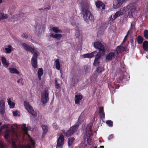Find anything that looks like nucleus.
<instances>
[{
    "mask_svg": "<svg viewBox=\"0 0 148 148\" xmlns=\"http://www.w3.org/2000/svg\"><path fill=\"white\" fill-rule=\"evenodd\" d=\"M29 137V140L30 142V144L24 146L21 145L17 146L14 143L13 140L15 139L18 137V135L15 131V129L13 127L11 128V130H6L3 134L6 140H11L12 141V145L13 148H31V147L34 148V143L30 136L27 134Z\"/></svg>",
    "mask_w": 148,
    "mask_h": 148,
    "instance_id": "1",
    "label": "nucleus"
},
{
    "mask_svg": "<svg viewBox=\"0 0 148 148\" xmlns=\"http://www.w3.org/2000/svg\"><path fill=\"white\" fill-rule=\"evenodd\" d=\"M77 2L79 6L81 8V12L84 21L87 22L89 20L91 22H93L94 21V17L88 10L90 7L89 1L88 0H78Z\"/></svg>",
    "mask_w": 148,
    "mask_h": 148,
    "instance_id": "2",
    "label": "nucleus"
},
{
    "mask_svg": "<svg viewBox=\"0 0 148 148\" xmlns=\"http://www.w3.org/2000/svg\"><path fill=\"white\" fill-rule=\"evenodd\" d=\"M128 10L129 11L128 12V16L130 18L133 17L135 12L136 11L135 3H130L125 7L121 9L119 11L116 12L115 14L113 16L111 15L109 18V19L110 21H113L117 17L123 14L125 12Z\"/></svg>",
    "mask_w": 148,
    "mask_h": 148,
    "instance_id": "3",
    "label": "nucleus"
},
{
    "mask_svg": "<svg viewBox=\"0 0 148 148\" xmlns=\"http://www.w3.org/2000/svg\"><path fill=\"white\" fill-rule=\"evenodd\" d=\"M22 45L23 48L26 51L34 53L31 60V63L32 67L34 69L37 68V58L38 56V52L37 49L34 48V47L29 46L25 43H23Z\"/></svg>",
    "mask_w": 148,
    "mask_h": 148,
    "instance_id": "4",
    "label": "nucleus"
},
{
    "mask_svg": "<svg viewBox=\"0 0 148 148\" xmlns=\"http://www.w3.org/2000/svg\"><path fill=\"white\" fill-rule=\"evenodd\" d=\"M92 124L91 123L88 125L86 129V133L84 134L83 139L80 144V147L85 148L87 147V145H90L91 141L90 136L92 135Z\"/></svg>",
    "mask_w": 148,
    "mask_h": 148,
    "instance_id": "5",
    "label": "nucleus"
},
{
    "mask_svg": "<svg viewBox=\"0 0 148 148\" xmlns=\"http://www.w3.org/2000/svg\"><path fill=\"white\" fill-rule=\"evenodd\" d=\"M14 7L12 9L10 8L8 10V12L10 14L8 16L7 14H5L2 13H0V20L1 19H7L8 20H10L11 19H14L13 21L16 20L20 16V15L18 14L12 16V15L13 14V12L14 10Z\"/></svg>",
    "mask_w": 148,
    "mask_h": 148,
    "instance_id": "6",
    "label": "nucleus"
},
{
    "mask_svg": "<svg viewBox=\"0 0 148 148\" xmlns=\"http://www.w3.org/2000/svg\"><path fill=\"white\" fill-rule=\"evenodd\" d=\"M83 118L81 115L80 116L78 119V122L70 127L69 130L66 132L65 135L67 137L71 136L77 131L79 127V123L82 120Z\"/></svg>",
    "mask_w": 148,
    "mask_h": 148,
    "instance_id": "7",
    "label": "nucleus"
},
{
    "mask_svg": "<svg viewBox=\"0 0 148 148\" xmlns=\"http://www.w3.org/2000/svg\"><path fill=\"white\" fill-rule=\"evenodd\" d=\"M24 105L27 111L34 116H36V113L34 111L33 108L30 106L29 103L26 101L24 102Z\"/></svg>",
    "mask_w": 148,
    "mask_h": 148,
    "instance_id": "8",
    "label": "nucleus"
},
{
    "mask_svg": "<svg viewBox=\"0 0 148 148\" xmlns=\"http://www.w3.org/2000/svg\"><path fill=\"white\" fill-rule=\"evenodd\" d=\"M94 46L95 48L99 49V52L101 54H103L105 53L104 46L100 42H95L94 43Z\"/></svg>",
    "mask_w": 148,
    "mask_h": 148,
    "instance_id": "9",
    "label": "nucleus"
},
{
    "mask_svg": "<svg viewBox=\"0 0 148 148\" xmlns=\"http://www.w3.org/2000/svg\"><path fill=\"white\" fill-rule=\"evenodd\" d=\"M49 91L45 90L42 93L41 101L43 103H46L49 100Z\"/></svg>",
    "mask_w": 148,
    "mask_h": 148,
    "instance_id": "10",
    "label": "nucleus"
},
{
    "mask_svg": "<svg viewBox=\"0 0 148 148\" xmlns=\"http://www.w3.org/2000/svg\"><path fill=\"white\" fill-rule=\"evenodd\" d=\"M5 112V104L4 100L0 101V114L3 115Z\"/></svg>",
    "mask_w": 148,
    "mask_h": 148,
    "instance_id": "11",
    "label": "nucleus"
},
{
    "mask_svg": "<svg viewBox=\"0 0 148 148\" xmlns=\"http://www.w3.org/2000/svg\"><path fill=\"white\" fill-rule=\"evenodd\" d=\"M64 139V136L62 134H60L57 140V144L58 147H61L63 145Z\"/></svg>",
    "mask_w": 148,
    "mask_h": 148,
    "instance_id": "12",
    "label": "nucleus"
},
{
    "mask_svg": "<svg viewBox=\"0 0 148 148\" xmlns=\"http://www.w3.org/2000/svg\"><path fill=\"white\" fill-rule=\"evenodd\" d=\"M1 58L3 66L5 68H7L10 64L8 60H7L4 56H2Z\"/></svg>",
    "mask_w": 148,
    "mask_h": 148,
    "instance_id": "13",
    "label": "nucleus"
},
{
    "mask_svg": "<svg viewBox=\"0 0 148 148\" xmlns=\"http://www.w3.org/2000/svg\"><path fill=\"white\" fill-rule=\"evenodd\" d=\"M97 55V51H94L90 53H88L83 55V56L84 58H91Z\"/></svg>",
    "mask_w": 148,
    "mask_h": 148,
    "instance_id": "14",
    "label": "nucleus"
},
{
    "mask_svg": "<svg viewBox=\"0 0 148 148\" xmlns=\"http://www.w3.org/2000/svg\"><path fill=\"white\" fill-rule=\"evenodd\" d=\"M12 47L10 45H8L7 48H3L1 49V51L7 53H10L11 51Z\"/></svg>",
    "mask_w": 148,
    "mask_h": 148,
    "instance_id": "15",
    "label": "nucleus"
},
{
    "mask_svg": "<svg viewBox=\"0 0 148 148\" xmlns=\"http://www.w3.org/2000/svg\"><path fill=\"white\" fill-rule=\"evenodd\" d=\"M135 23L134 21H132L131 23L130 27L129 30L127 32V34H131L132 32V31H135L136 29L135 27Z\"/></svg>",
    "mask_w": 148,
    "mask_h": 148,
    "instance_id": "16",
    "label": "nucleus"
},
{
    "mask_svg": "<svg viewBox=\"0 0 148 148\" xmlns=\"http://www.w3.org/2000/svg\"><path fill=\"white\" fill-rule=\"evenodd\" d=\"M114 57L115 54L113 52H110L106 56V60L107 61L112 60Z\"/></svg>",
    "mask_w": 148,
    "mask_h": 148,
    "instance_id": "17",
    "label": "nucleus"
},
{
    "mask_svg": "<svg viewBox=\"0 0 148 148\" xmlns=\"http://www.w3.org/2000/svg\"><path fill=\"white\" fill-rule=\"evenodd\" d=\"M95 5L97 8H101L102 9H105V5L101 2L97 1L95 2Z\"/></svg>",
    "mask_w": 148,
    "mask_h": 148,
    "instance_id": "18",
    "label": "nucleus"
},
{
    "mask_svg": "<svg viewBox=\"0 0 148 148\" xmlns=\"http://www.w3.org/2000/svg\"><path fill=\"white\" fill-rule=\"evenodd\" d=\"M21 35L24 38L27 39L28 40L31 41L32 42H34V41L32 38V37L30 35H27L26 33H22Z\"/></svg>",
    "mask_w": 148,
    "mask_h": 148,
    "instance_id": "19",
    "label": "nucleus"
},
{
    "mask_svg": "<svg viewBox=\"0 0 148 148\" xmlns=\"http://www.w3.org/2000/svg\"><path fill=\"white\" fill-rule=\"evenodd\" d=\"M82 98V95H75V104L79 103V101Z\"/></svg>",
    "mask_w": 148,
    "mask_h": 148,
    "instance_id": "20",
    "label": "nucleus"
},
{
    "mask_svg": "<svg viewBox=\"0 0 148 148\" xmlns=\"http://www.w3.org/2000/svg\"><path fill=\"white\" fill-rule=\"evenodd\" d=\"M125 49L124 47L120 45L117 47L116 50V52L118 54L124 51Z\"/></svg>",
    "mask_w": 148,
    "mask_h": 148,
    "instance_id": "21",
    "label": "nucleus"
},
{
    "mask_svg": "<svg viewBox=\"0 0 148 148\" xmlns=\"http://www.w3.org/2000/svg\"><path fill=\"white\" fill-rule=\"evenodd\" d=\"M99 114L100 116L102 119L105 118V114L103 107H101L100 108Z\"/></svg>",
    "mask_w": 148,
    "mask_h": 148,
    "instance_id": "22",
    "label": "nucleus"
},
{
    "mask_svg": "<svg viewBox=\"0 0 148 148\" xmlns=\"http://www.w3.org/2000/svg\"><path fill=\"white\" fill-rule=\"evenodd\" d=\"M121 5L117 0H115L113 2V7L114 9H116L120 7Z\"/></svg>",
    "mask_w": 148,
    "mask_h": 148,
    "instance_id": "23",
    "label": "nucleus"
},
{
    "mask_svg": "<svg viewBox=\"0 0 148 148\" xmlns=\"http://www.w3.org/2000/svg\"><path fill=\"white\" fill-rule=\"evenodd\" d=\"M7 102L10 108H14L15 106V103L11 101L10 98H8L7 99Z\"/></svg>",
    "mask_w": 148,
    "mask_h": 148,
    "instance_id": "24",
    "label": "nucleus"
},
{
    "mask_svg": "<svg viewBox=\"0 0 148 148\" xmlns=\"http://www.w3.org/2000/svg\"><path fill=\"white\" fill-rule=\"evenodd\" d=\"M43 74V69L41 68H39L38 69V78L39 80L41 79V76Z\"/></svg>",
    "mask_w": 148,
    "mask_h": 148,
    "instance_id": "25",
    "label": "nucleus"
},
{
    "mask_svg": "<svg viewBox=\"0 0 148 148\" xmlns=\"http://www.w3.org/2000/svg\"><path fill=\"white\" fill-rule=\"evenodd\" d=\"M42 127L43 130L42 135L44 136L48 132V127L47 126L45 125H42Z\"/></svg>",
    "mask_w": 148,
    "mask_h": 148,
    "instance_id": "26",
    "label": "nucleus"
},
{
    "mask_svg": "<svg viewBox=\"0 0 148 148\" xmlns=\"http://www.w3.org/2000/svg\"><path fill=\"white\" fill-rule=\"evenodd\" d=\"M62 35L60 34H56L55 35H53V34H51L50 35V36L51 37L56 38L58 40L60 39L62 37Z\"/></svg>",
    "mask_w": 148,
    "mask_h": 148,
    "instance_id": "27",
    "label": "nucleus"
},
{
    "mask_svg": "<svg viewBox=\"0 0 148 148\" xmlns=\"http://www.w3.org/2000/svg\"><path fill=\"white\" fill-rule=\"evenodd\" d=\"M8 70L10 72L12 73H15L16 74H19V72L17 71V69L14 68H10L8 69Z\"/></svg>",
    "mask_w": 148,
    "mask_h": 148,
    "instance_id": "28",
    "label": "nucleus"
},
{
    "mask_svg": "<svg viewBox=\"0 0 148 148\" xmlns=\"http://www.w3.org/2000/svg\"><path fill=\"white\" fill-rule=\"evenodd\" d=\"M144 49L146 51H148V41H145L143 44Z\"/></svg>",
    "mask_w": 148,
    "mask_h": 148,
    "instance_id": "29",
    "label": "nucleus"
},
{
    "mask_svg": "<svg viewBox=\"0 0 148 148\" xmlns=\"http://www.w3.org/2000/svg\"><path fill=\"white\" fill-rule=\"evenodd\" d=\"M51 31L55 33H62V31L58 27H53L51 28Z\"/></svg>",
    "mask_w": 148,
    "mask_h": 148,
    "instance_id": "30",
    "label": "nucleus"
},
{
    "mask_svg": "<svg viewBox=\"0 0 148 148\" xmlns=\"http://www.w3.org/2000/svg\"><path fill=\"white\" fill-rule=\"evenodd\" d=\"M74 140L75 138L73 137H71L69 138L68 141V145L69 146H70L71 145Z\"/></svg>",
    "mask_w": 148,
    "mask_h": 148,
    "instance_id": "31",
    "label": "nucleus"
},
{
    "mask_svg": "<svg viewBox=\"0 0 148 148\" xmlns=\"http://www.w3.org/2000/svg\"><path fill=\"white\" fill-rule=\"evenodd\" d=\"M44 29L45 26L44 25H42L40 27L38 32V36H40L41 35L42 32L44 31Z\"/></svg>",
    "mask_w": 148,
    "mask_h": 148,
    "instance_id": "32",
    "label": "nucleus"
},
{
    "mask_svg": "<svg viewBox=\"0 0 148 148\" xmlns=\"http://www.w3.org/2000/svg\"><path fill=\"white\" fill-rule=\"evenodd\" d=\"M55 63H56V69L58 70H59L60 68V64L59 62V60L58 59H57L55 61Z\"/></svg>",
    "mask_w": 148,
    "mask_h": 148,
    "instance_id": "33",
    "label": "nucleus"
},
{
    "mask_svg": "<svg viewBox=\"0 0 148 148\" xmlns=\"http://www.w3.org/2000/svg\"><path fill=\"white\" fill-rule=\"evenodd\" d=\"M72 81L74 84H77L78 82V77L75 76H73L72 79Z\"/></svg>",
    "mask_w": 148,
    "mask_h": 148,
    "instance_id": "34",
    "label": "nucleus"
},
{
    "mask_svg": "<svg viewBox=\"0 0 148 148\" xmlns=\"http://www.w3.org/2000/svg\"><path fill=\"white\" fill-rule=\"evenodd\" d=\"M137 40L138 43L139 44H142L143 40V38L140 36L137 37Z\"/></svg>",
    "mask_w": 148,
    "mask_h": 148,
    "instance_id": "35",
    "label": "nucleus"
},
{
    "mask_svg": "<svg viewBox=\"0 0 148 148\" xmlns=\"http://www.w3.org/2000/svg\"><path fill=\"white\" fill-rule=\"evenodd\" d=\"M80 31L79 30V28L78 27H76L75 29V36L77 38H78L80 36Z\"/></svg>",
    "mask_w": 148,
    "mask_h": 148,
    "instance_id": "36",
    "label": "nucleus"
},
{
    "mask_svg": "<svg viewBox=\"0 0 148 148\" xmlns=\"http://www.w3.org/2000/svg\"><path fill=\"white\" fill-rule=\"evenodd\" d=\"M9 124H5L1 127L0 128V131H1L3 129L5 128H7L9 126Z\"/></svg>",
    "mask_w": 148,
    "mask_h": 148,
    "instance_id": "37",
    "label": "nucleus"
},
{
    "mask_svg": "<svg viewBox=\"0 0 148 148\" xmlns=\"http://www.w3.org/2000/svg\"><path fill=\"white\" fill-rule=\"evenodd\" d=\"M0 148H7V146L3 144L1 140H0Z\"/></svg>",
    "mask_w": 148,
    "mask_h": 148,
    "instance_id": "38",
    "label": "nucleus"
},
{
    "mask_svg": "<svg viewBox=\"0 0 148 148\" xmlns=\"http://www.w3.org/2000/svg\"><path fill=\"white\" fill-rule=\"evenodd\" d=\"M144 35L145 38L148 39V30L145 29L144 32Z\"/></svg>",
    "mask_w": 148,
    "mask_h": 148,
    "instance_id": "39",
    "label": "nucleus"
},
{
    "mask_svg": "<svg viewBox=\"0 0 148 148\" xmlns=\"http://www.w3.org/2000/svg\"><path fill=\"white\" fill-rule=\"evenodd\" d=\"M106 123L109 127H112L113 126V122L111 120H108L106 121Z\"/></svg>",
    "mask_w": 148,
    "mask_h": 148,
    "instance_id": "40",
    "label": "nucleus"
},
{
    "mask_svg": "<svg viewBox=\"0 0 148 148\" xmlns=\"http://www.w3.org/2000/svg\"><path fill=\"white\" fill-rule=\"evenodd\" d=\"M103 68L101 67H98L97 69V71L99 73H100L103 71Z\"/></svg>",
    "mask_w": 148,
    "mask_h": 148,
    "instance_id": "41",
    "label": "nucleus"
},
{
    "mask_svg": "<svg viewBox=\"0 0 148 148\" xmlns=\"http://www.w3.org/2000/svg\"><path fill=\"white\" fill-rule=\"evenodd\" d=\"M55 84L56 88L58 89L60 87V85L58 83L56 79L55 80Z\"/></svg>",
    "mask_w": 148,
    "mask_h": 148,
    "instance_id": "42",
    "label": "nucleus"
},
{
    "mask_svg": "<svg viewBox=\"0 0 148 148\" xmlns=\"http://www.w3.org/2000/svg\"><path fill=\"white\" fill-rule=\"evenodd\" d=\"M17 82L18 84H20L22 85H23V79H21L18 80Z\"/></svg>",
    "mask_w": 148,
    "mask_h": 148,
    "instance_id": "43",
    "label": "nucleus"
},
{
    "mask_svg": "<svg viewBox=\"0 0 148 148\" xmlns=\"http://www.w3.org/2000/svg\"><path fill=\"white\" fill-rule=\"evenodd\" d=\"M13 115L15 116H19V112L18 111L13 112Z\"/></svg>",
    "mask_w": 148,
    "mask_h": 148,
    "instance_id": "44",
    "label": "nucleus"
},
{
    "mask_svg": "<svg viewBox=\"0 0 148 148\" xmlns=\"http://www.w3.org/2000/svg\"><path fill=\"white\" fill-rule=\"evenodd\" d=\"M99 60L95 59L93 65L95 66L99 64Z\"/></svg>",
    "mask_w": 148,
    "mask_h": 148,
    "instance_id": "45",
    "label": "nucleus"
},
{
    "mask_svg": "<svg viewBox=\"0 0 148 148\" xmlns=\"http://www.w3.org/2000/svg\"><path fill=\"white\" fill-rule=\"evenodd\" d=\"M26 127L25 124H23L21 126V128L23 130L25 131Z\"/></svg>",
    "mask_w": 148,
    "mask_h": 148,
    "instance_id": "46",
    "label": "nucleus"
},
{
    "mask_svg": "<svg viewBox=\"0 0 148 148\" xmlns=\"http://www.w3.org/2000/svg\"><path fill=\"white\" fill-rule=\"evenodd\" d=\"M95 56H96V57L95 59L99 60L101 58V56H100L98 55L97 53V55H96Z\"/></svg>",
    "mask_w": 148,
    "mask_h": 148,
    "instance_id": "47",
    "label": "nucleus"
},
{
    "mask_svg": "<svg viewBox=\"0 0 148 148\" xmlns=\"http://www.w3.org/2000/svg\"><path fill=\"white\" fill-rule=\"evenodd\" d=\"M31 129V127L30 126H27V127H26V129L25 131L26 132V134H27V131L30 130Z\"/></svg>",
    "mask_w": 148,
    "mask_h": 148,
    "instance_id": "48",
    "label": "nucleus"
},
{
    "mask_svg": "<svg viewBox=\"0 0 148 148\" xmlns=\"http://www.w3.org/2000/svg\"><path fill=\"white\" fill-rule=\"evenodd\" d=\"M90 67L89 66H87L86 67V68L85 69V72H88V71L90 70Z\"/></svg>",
    "mask_w": 148,
    "mask_h": 148,
    "instance_id": "49",
    "label": "nucleus"
},
{
    "mask_svg": "<svg viewBox=\"0 0 148 148\" xmlns=\"http://www.w3.org/2000/svg\"><path fill=\"white\" fill-rule=\"evenodd\" d=\"M121 66L123 69H124L125 68V66L123 62H122L121 63Z\"/></svg>",
    "mask_w": 148,
    "mask_h": 148,
    "instance_id": "50",
    "label": "nucleus"
},
{
    "mask_svg": "<svg viewBox=\"0 0 148 148\" xmlns=\"http://www.w3.org/2000/svg\"><path fill=\"white\" fill-rule=\"evenodd\" d=\"M119 2V3L122 5L123 3L125 1V0H117Z\"/></svg>",
    "mask_w": 148,
    "mask_h": 148,
    "instance_id": "51",
    "label": "nucleus"
},
{
    "mask_svg": "<svg viewBox=\"0 0 148 148\" xmlns=\"http://www.w3.org/2000/svg\"><path fill=\"white\" fill-rule=\"evenodd\" d=\"M124 78H125L124 76L122 78H121V77H120L119 78L118 80H117V81L118 82L120 83L122 81V79Z\"/></svg>",
    "mask_w": 148,
    "mask_h": 148,
    "instance_id": "52",
    "label": "nucleus"
},
{
    "mask_svg": "<svg viewBox=\"0 0 148 148\" xmlns=\"http://www.w3.org/2000/svg\"><path fill=\"white\" fill-rule=\"evenodd\" d=\"M113 137V135L111 134L109 136L108 138V139L109 140H110V139H112Z\"/></svg>",
    "mask_w": 148,
    "mask_h": 148,
    "instance_id": "53",
    "label": "nucleus"
},
{
    "mask_svg": "<svg viewBox=\"0 0 148 148\" xmlns=\"http://www.w3.org/2000/svg\"><path fill=\"white\" fill-rule=\"evenodd\" d=\"M53 126L54 129H57V124L56 123H54L53 124Z\"/></svg>",
    "mask_w": 148,
    "mask_h": 148,
    "instance_id": "54",
    "label": "nucleus"
},
{
    "mask_svg": "<svg viewBox=\"0 0 148 148\" xmlns=\"http://www.w3.org/2000/svg\"><path fill=\"white\" fill-rule=\"evenodd\" d=\"M94 76H95L94 78L93 79L92 77L91 78V81H94V79H95L96 78H97V76H96V75H95V74H94Z\"/></svg>",
    "mask_w": 148,
    "mask_h": 148,
    "instance_id": "55",
    "label": "nucleus"
},
{
    "mask_svg": "<svg viewBox=\"0 0 148 148\" xmlns=\"http://www.w3.org/2000/svg\"><path fill=\"white\" fill-rule=\"evenodd\" d=\"M71 24L72 25H73V26H76V23L74 22H72L71 23Z\"/></svg>",
    "mask_w": 148,
    "mask_h": 148,
    "instance_id": "56",
    "label": "nucleus"
},
{
    "mask_svg": "<svg viewBox=\"0 0 148 148\" xmlns=\"http://www.w3.org/2000/svg\"><path fill=\"white\" fill-rule=\"evenodd\" d=\"M130 34H127V35L125 36V38H124V40H125V39L126 38H127V36L128 35Z\"/></svg>",
    "mask_w": 148,
    "mask_h": 148,
    "instance_id": "57",
    "label": "nucleus"
},
{
    "mask_svg": "<svg viewBox=\"0 0 148 148\" xmlns=\"http://www.w3.org/2000/svg\"><path fill=\"white\" fill-rule=\"evenodd\" d=\"M51 8V7L49 6V8H47L46 9H47L48 10H49Z\"/></svg>",
    "mask_w": 148,
    "mask_h": 148,
    "instance_id": "58",
    "label": "nucleus"
},
{
    "mask_svg": "<svg viewBox=\"0 0 148 148\" xmlns=\"http://www.w3.org/2000/svg\"><path fill=\"white\" fill-rule=\"evenodd\" d=\"M2 0H0V4L2 3Z\"/></svg>",
    "mask_w": 148,
    "mask_h": 148,
    "instance_id": "59",
    "label": "nucleus"
},
{
    "mask_svg": "<svg viewBox=\"0 0 148 148\" xmlns=\"http://www.w3.org/2000/svg\"><path fill=\"white\" fill-rule=\"evenodd\" d=\"M100 147L101 148H104V146H100Z\"/></svg>",
    "mask_w": 148,
    "mask_h": 148,
    "instance_id": "60",
    "label": "nucleus"
},
{
    "mask_svg": "<svg viewBox=\"0 0 148 148\" xmlns=\"http://www.w3.org/2000/svg\"><path fill=\"white\" fill-rule=\"evenodd\" d=\"M125 74H126V75H127V73H124V75H125Z\"/></svg>",
    "mask_w": 148,
    "mask_h": 148,
    "instance_id": "61",
    "label": "nucleus"
},
{
    "mask_svg": "<svg viewBox=\"0 0 148 148\" xmlns=\"http://www.w3.org/2000/svg\"><path fill=\"white\" fill-rule=\"evenodd\" d=\"M57 148H60V147H58V146L57 147Z\"/></svg>",
    "mask_w": 148,
    "mask_h": 148,
    "instance_id": "62",
    "label": "nucleus"
},
{
    "mask_svg": "<svg viewBox=\"0 0 148 148\" xmlns=\"http://www.w3.org/2000/svg\"><path fill=\"white\" fill-rule=\"evenodd\" d=\"M94 148H97V147L96 146H95L94 147Z\"/></svg>",
    "mask_w": 148,
    "mask_h": 148,
    "instance_id": "63",
    "label": "nucleus"
},
{
    "mask_svg": "<svg viewBox=\"0 0 148 148\" xmlns=\"http://www.w3.org/2000/svg\"><path fill=\"white\" fill-rule=\"evenodd\" d=\"M2 124V123L0 122V126Z\"/></svg>",
    "mask_w": 148,
    "mask_h": 148,
    "instance_id": "64",
    "label": "nucleus"
}]
</instances>
